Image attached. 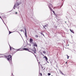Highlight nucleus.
I'll use <instances>...</instances> for the list:
<instances>
[{
    "label": "nucleus",
    "mask_w": 76,
    "mask_h": 76,
    "mask_svg": "<svg viewBox=\"0 0 76 76\" xmlns=\"http://www.w3.org/2000/svg\"><path fill=\"white\" fill-rule=\"evenodd\" d=\"M7 60L8 61L10 60H12V56L10 55H9L8 56V58H7Z\"/></svg>",
    "instance_id": "f257e3e1"
},
{
    "label": "nucleus",
    "mask_w": 76,
    "mask_h": 76,
    "mask_svg": "<svg viewBox=\"0 0 76 76\" xmlns=\"http://www.w3.org/2000/svg\"><path fill=\"white\" fill-rule=\"evenodd\" d=\"M23 50H25L26 51H29V49H28L27 48H24L23 49Z\"/></svg>",
    "instance_id": "f03ea898"
},
{
    "label": "nucleus",
    "mask_w": 76,
    "mask_h": 76,
    "mask_svg": "<svg viewBox=\"0 0 76 76\" xmlns=\"http://www.w3.org/2000/svg\"><path fill=\"white\" fill-rule=\"evenodd\" d=\"M30 43H32V42H33V39H32L30 38Z\"/></svg>",
    "instance_id": "7ed1b4c3"
},
{
    "label": "nucleus",
    "mask_w": 76,
    "mask_h": 76,
    "mask_svg": "<svg viewBox=\"0 0 76 76\" xmlns=\"http://www.w3.org/2000/svg\"><path fill=\"white\" fill-rule=\"evenodd\" d=\"M34 49H35L34 50H32V51L33 52H34V53H36V49H35V48Z\"/></svg>",
    "instance_id": "20e7f679"
},
{
    "label": "nucleus",
    "mask_w": 76,
    "mask_h": 76,
    "mask_svg": "<svg viewBox=\"0 0 76 76\" xmlns=\"http://www.w3.org/2000/svg\"><path fill=\"white\" fill-rule=\"evenodd\" d=\"M48 24H47L45 26H43V28H45V29H46V28H45V27H47L48 26Z\"/></svg>",
    "instance_id": "39448f33"
},
{
    "label": "nucleus",
    "mask_w": 76,
    "mask_h": 76,
    "mask_svg": "<svg viewBox=\"0 0 76 76\" xmlns=\"http://www.w3.org/2000/svg\"><path fill=\"white\" fill-rule=\"evenodd\" d=\"M70 31H71V32H72V33H73V34H75V32H74V31H73V30H72L71 29H70Z\"/></svg>",
    "instance_id": "423d86ee"
},
{
    "label": "nucleus",
    "mask_w": 76,
    "mask_h": 76,
    "mask_svg": "<svg viewBox=\"0 0 76 76\" xmlns=\"http://www.w3.org/2000/svg\"><path fill=\"white\" fill-rule=\"evenodd\" d=\"M17 4V6H16V5H15V7H18V6H19L20 4L19 3Z\"/></svg>",
    "instance_id": "0eeeda50"
},
{
    "label": "nucleus",
    "mask_w": 76,
    "mask_h": 76,
    "mask_svg": "<svg viewBox=\"0 0 76 76\" xmlns=\"http://www.w3.org/2000/svg\"><path fill=\"white\" fill-rule=\"evenodd\" d=\"M45 58L46 60H48V58H47V57L46 56H45Z\"/></svg>",
    "instance_id": "6e6552de"
},
{
    "label": "nucleus",
    "mask_w": 76,
    "mask_h": 76,
    "mask_svg": "<svg viewBox=\"0 0 76 76\" xmlns=\"http://www.w3.org/2000/svg\"><path fill=\"white\" fill-rule=\"evenodd\" d=\"M34 47H37V45L36 44H34Z\"/></svg>",
    "instance_id": "1a4fd4ad"
},
{
    "label": "nucleus",
    "mask_w": 76,
    "mask_h": 76,
    "mask_svg": "<svg viewBox=\"0 0 76 76\" xmlns=\"http://www.w3.org/2000/svg\"><path fill=\"white\" fill-rule=\"evenodd\" d=\"M25 31L26 32V37H27V36L26 35V29L25 30Z\"/></svg>",
    "instance_id": "9d476101"
},
{
    "label": "nucleus",
    "mask_w": 76,
    "mask_h": 76,
    "mask_svg": "<svg viewBox=\"0 0 76 76\" xmlns=\"http://www.w3.org/2000/svg\"><path fill=\"white\" fill-rule=\"evenodd\" d=\"M35 37H36V38H38V35H35Z\"/></svg>",
    "instance_id": "9b49d317"
},
{
    "label": "nucleus",
    "mask_w": 76,
    "mask_h": 76,
    "mask_svg": "<svg viewBox=\"0 0 76 76\" xmlns=\"http://www.w3.org/2000/svg\"><path fill=\"white\" fill-rule=\"evenodd\" d=\"M60 73H61V74H62V75H63L64 74L62 72H61V71H60Z\"/></svg>",
    "instance_id": "f8f14e48"
},
{
    "label": "nucleus",
    "mask_w": 76,
    "mask_h": 76,
    "mask_svg": "<svg viewBox=\"0 0 76 76\" xmlns=\"http://www.w3.org/2000/svg\"><path fill=\"white\" fill-rule=\"evenodd\" d=\"M49 7L50 9V10H51V11H53V10L51 9V8L50 7Z\"/></svg>",
    "instance_id": "ddd939ff"
},
{
    "label": "nucleus",
    "mask_w": 76,
    "mask_h": 76,
    "mask_svg": "<svg viewBox=\"0 0 76 76\" xmlns=\"http://www.w3.org/2000/svg\"><path fill=\"white\" fill-rule=\"evenodd\" d=\"M43 36H44V37H45V36H44V34L42 33H40Z\"/></svg>",
    "instance_id": "4468645a"
},
{
    "label": "nucleus",
    "mask_w": 76,
    "mask_h": 76,
    "mask_svg": "<svg viewBox=\"0 0 76 76\" xmlns=\"http://www.w3.org/2000/svg\"><path fill=\"white\" fill-rule=\"evenodd\" d=\"M48 76H50V75H51V73H48Z\"/></svg>",
    "instance_id": "2eb2a0df"
},
{
    "label": "nucleus",
    "mask_w": 76,
    "mask_h": 76,
    "mask_svg": "<svg viewBox=\"0 0 76 76\" xmlns=\"http://www.w3.org/2000/svg\"><path fill=\"white\" fill-rule=\"evenodd\" d=\"M10 51H12V48L10 46Z\"/></svg>",
    "instance_id": "dca6fc26"
},
{
    "label": "nucleus",
    "mask_w": 76,
    "mask_h": 76,
    "mask_svg": "<svg viewBox=\"0 0 76 76\" xmlns=\"http://www.w3.org/2000/svg\"><path fill=\"white\" fill-rule=\"evenodd\" d=\"M15 5H14V7H13L14 9H15V7H16V6H15Z\"/></svg>",
    "instance_id": "f3484780"
},
{
    "label": "nucleus",
    "mask_w": 76,
    "mask_h": 76,
    "mask_svg": "<svg viewBox=\"0 0 76 76\" xmlns=\"http://www.w3.org/2000/svg\"><path fill=\"white\" fill-rule=\"evenodd\" d=\"M4 57L6 58H7V56H5Z\"/></svg>",
    "instance_id": "a211bd4d"
},
{
    "label": "nucleus",
    "mask_w": 76,
    "mask_h": 76,
    "mask_svg": "<svg viewBox=\"0 0 76 76\" xmlns=\"http://www.w3.org/2000/svg\"><path fill=\"white\" fill-rule=\"evenodd\" d=\"M66 56H67V59H69V56H68L67 55Z\"/></svg>",
    "instance_id": "6ab92c4d"
},
{
    "label": "nucleus",
    "mask_w": 76,
    "mask_h": 76,
    "mask_svg": "<svg viewBox=\"0 0 76 76\" xmlns=\"http://www.w3.org/2000/svg\"><path fill=\"white\" fill-rule=\"evenodd\" d=\"M0 18H1V19H2V20H3V19H2V18H1V16H0Z\"/></svg>",
    "instance_id": "aec40b11"
},
{
    "label": "nucleus",
    "mask_w": 76,
    "mask_h": 76,
    "mask_svg": "<svg viewBox=\"0 0 76 76\" xmlns=\"http://www.w3.org/2000/svg\"><path fill=\"white\" fill-rule=\"evenodd\" d=\"M43 53H44V54H45V53H46V52H45V51H43Z\"/></svg>",
    "instance_id": "412c9836"
},
{
    "label": "nucleus",
    "mask_w": 76,
    "mask_h": 76,
    "mask_svg": "<svg viewBox=\"0 0 76 76\" xmlns=\"http://www.w3.org/2000/svg\"><path fill=\"white\" fill-rule=\"evenodd\" d=\"M11 33H12V32H11L10 31H9V34H11Z\"/></svg>",
    "instance_id": "4be33fe9"
},
{
    "label": "nucleus",
    "mask_w": 76,
    "mask_h": 76,
    "mask_svg": "<svg viewBox=\"0 0 76 76\" xmlns=\"http://www.w3.org/2000/svg\"><path fill=\"white\" fill-rule=\"evenodd\" d=\"M53 13H54V14H55V12H54V11H53Z\"/></svg>",
    "instance_id": "5701e85b"
},
{
    "label": "nucleus",
    "mask_w": 76,
    "mask_h": 76,
    "mask_svg": "<svg viewBox=\"0 0 76 76\" xmlns=\"http://www.w3.org/2000/svg\"><path fill=\"white\" fill-rule=\"evenodd\" d=\"M20 49H18V50H17V51H20Z\"/></svg>",
    "instance_id": "b1692460"
},
{
    "label": "nucleus",
    "mask_w": 76,
    "mask_h": 76,
    "mask_svg": "<svg viewBox=\"0 0 76 76\" xmlns=\"http://www.w3.org/2000/svg\"><path fill=\"white\" fill-rule=\"evenodd\" d=\"M40 76H42V73H40Z\"/></svg>",
    "instance_id": "393cba45"
},
{
    "label": "nucleus",
    "mask_w": 76,
    "mask_h": 76,
    "mask_svg": "<svg viewBox=\"0 0 76 76\" xmlns=\"http://www.w3.org/2000/svg\"><path fill=\"white\" fill-rule=\"evenodd\" d=\"M15 6H16H16H17L18 5V4H15Z\"/></svg>",
    "instance_id": "a878e982"
},
{
    "label": "nucleus",
    "mask_w": 76,
    "mask_h": 76,
    "mask_svg": "<svg viewBox=\"0 0 76 76\" xmlns=\"http://www.w3.org/2000/svg\"><path fill=\"white\" fill-rule=\"evenodd\" d=\"M21 32H22V30H20Z\"/></svg>",
    "instance_id": "bb28decb"
},
{
    "label": "nucleus",
    "mask_w": 76,
    "mask_h": 76,
    "mask_svg": "<svg viewBox=\"0 0 76 76\" xmlns=\"http://www.w3.org/2000/svg\"><path fill=\"white\" fill-rule=\"evenodd\" d=\"M17 12H15V14H17Z\"/></svg>",
    "instance_id": "cd10ccee"
},
{
    "label": "nucleus",
    "mask_w": 76,
    "mask_h": 76,
    "mask_svg": "<svg viewBox=\"0 0 76 76\" xmlns=\"http://www.w3.org/2000/svg\"><path fill=\"white\" fill-rule=\"evenodd\" d=\"M67 62H66V64H67Z\"/></svg>",
    "instance_id": "c85d7f7f"
},
{
    "label": "nucleus",
    "mask_w": 76,
    "mask_h": 76,
    "mask_svg": "<svg viewBox=\"0 0 76 76\" xmlns=\"http://www.w3.org/2000/svg\"><path fill=\"white\" fill-rule=\"evenodd\" d=\"M65 23H66V22H65Z\"/></svg>",
    "instance_id": "c756f323"
},
{
    "label": "nucleus",
    "mask_w": 76,
    "mask_h": 76,
    "mask_svg": "<svg viewBox=\"0 0 76 76\" xmlns=\"http://www.w3.org/2000/svg\"><path fill=\"white\" fill-rule=\"evenodd\" d=\"M43 68V67H42V68Z\"/></svg>",
    "instance_id": "7c9ffc66"
},
{
    "label": "nucleus",
    "mask_w": 76,
    "mask_h": 76,
    "mask_svg": "<svg viewBox=\"0 0 76 76\" xmlns=\"http://www.w3.org/2000/svg\"><path fill=\"white\" fill-rule=\"evenodd\" d=\"M28 51H29L28 50Z\"/></svg>",
    "instance_id": "2f4dec72"
}]
</instances>
